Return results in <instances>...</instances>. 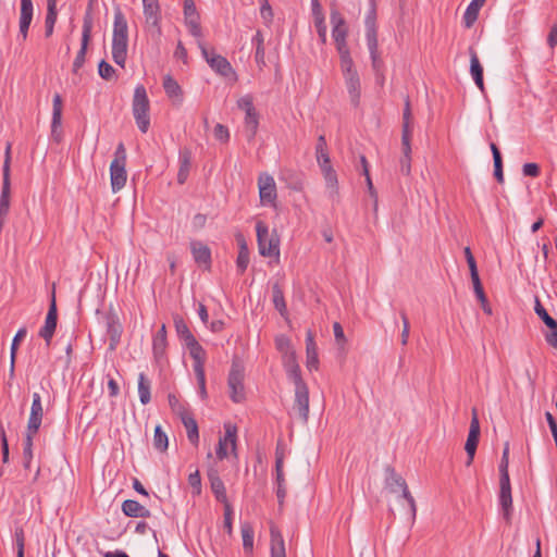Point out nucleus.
<instances>
[{"mask_svg":"<svg viewBox=\"0 0 557 557\" xmlns=\"http://www.w3.org/2000/svg\"><path fill=\"white\" fill-rule=\"evenodd\" d=\"M128 49L127 20L120 7L114 8L112 59L121 67L125 66Z\"/></svg>","mask_w":557,"mask_h":557,"instance_id":"1","label":"nucleus"},{"mask_svg":"<svg viewBox=\"0 0 557 557\" xmlns=\"http://www.w3.org/2000/svg\"><path fill=\"white\" fill-rule=\"evenodd\" d=\"M150 102L144 85H137L134 90L132 110L136 124L141 133H147L150 126Z\"/></svg>","mask_w":557,"mask_h":557,"instance_id":"2","label":"nucleus"},{"mask_svg":"<svg viewBox=\"0 0 557 557\" xmlns=\"http://www.w3.org/2000/svg\"><path fill=\"white\" fill-rule=\"evenodd\" d=\"M384 486L389 493H397L401 491V497L405 498L410 507L412 520L416 519L417 506L413 496L411 495L405 479L398 474L394 467L387 465L385 467Z\"/></svg>","mask_w":557,"mask_h":557,"instance_id":"3","label":"nucleus"},{"mask_svg":"<svg viewBox=\"0 0 557 557\" xmlns=\"http://www.w3.org/2000/svg\"><path fill=\"white\" fill-rule=\"evenodd\" d=\"M11 143H7L2 166V187L0 194V226L5 222L10 210L11 197Z\"/></svg>","mask_w":557,"mask_h":557,"instance_id":"4","label":"nucleus"},{"mask_svg":"<svg viewBox=\"0 0 557 557\" xmlns=\"http://www.w3.org/2000/svg\"><path fill=\"white\" fill-rule=\"evenodd\" d=\"M126 149L123 143H120L114 152V159L110 164V180L113 193L121 190L127 180L126 173Z\"/></svg>","mask_w":557,"mask_h":557,"instance_id":"5","label":"nucleus"},{"mask_svg":"<svg viewBox=\"0 0 557 557\" xmlns=\"http://www.w3.org/2000/svg\"><path fill=\"white\" fill-rule=\"evenodd\" d=\"M244 379L245 367L238 358H234L228 372L227 385L230 389V398L236 404L244 401L246 398Z\"/></svg>","mask_w":557,"mask_h":557,"instance_id":"6","label":"nucleus"},{"mask_svg":"<svg viewBox=\"0 0 557 557\" xmlns=\"http://www.w3.org/2000/svg\"><path fill=\"white\" fill-rule=\"evenodd\" d=\"M92 3L94 0H90L83 17L81 48L73 62V73H77L83 67L86 61V53L91 38V30L94 26Z\"/></svg>","mask_w":557,"mask_h":557,"instance_id":"7","label":"nucleus"},{"mask_svg":"<svg viewBox=\"0 0 557 557\" xmlns=\"http://www.w3.org/2000/svg\"><path fill=\"white\" fill-rule=\"evenodd\" d=\"M143 14L145 18V32L154 40L159 41L162 37V13L161 7L158 5H143Z\"/></svg>","mask_w":557,"mask_h":557,"instance_id":"8","label":"nucleus"},{"mask_svg":"<svg viewBox=\"0 0 557 557\" xmlns=\"http://www.w3.org/2000/svg\"><path fill=\"white\" fill-rule=\"evenodd\" d=\"M295 398L293 411L297 413L298 419L302 423H307L309 419V388L305 381L294 383Z\"/></svg>","mask_w":557,"mask_h":557,"instance_id":"9","label":"nucleus"},{"mask_svg":"<svg viewBox=\"0 0 557 557\" xmlns=\"http://www.w3.org/2000/svg\"><path fill=\"white\" fill-rule=\"evenodd\" d=\"M198 47L201 50V54L210 65V67L223 77H228L234 73L233 67L228 60L220 54L210 52L201 40H198Z\"/></svg>","mask_w":557,"mask_h":557,"instance_id":"10","label":"nucleus"},{"mask_svg":"<svg viewBox=\"0 0 557 557\" xmlns=\"http://www.w3.org/2000/svg\"><path fill=\"white\" fill-rule=\"evenodd\" d=\"M58 324V308H57V301H55V290L52 289L49 309L46 315L45 324L39 330L38 335L44 338L47 346H50L52 337L55 333Z\"/></svg>","mask_w":557,"mask_h":557,"instance_id":"11","label":"nucleus"},{"mask_svg":"<svg viewBox=\"0 0 557 557\" xmlns=\"http://www.w3.org/2000/svg\"><path fill=\"white\" fill-rule=\"evenodd\" d=\"M330 22L332 24V38L335 42L336 50L347 48L346 38L348 35V26L345 17L337 10H332Z\"/></svg>","mask_w":557,"mask_h":557,"instance_id":"12","label":"nucleus"},{"mask_svg":"<svg viewBox=\"0 0 557 557\" xmlns=\"http://www.w3.org/2000/svg\"><path fill=\"white\" fill-rule=\"evenodd\" d=\"M183 14L184 23L188 28L189 34L193 37L200 39L202 37L200 14L196 8L194 0H184Z\"/></svg>","mask_w":557,"mask_h":557,"instance_id":"13","label":"nucleus"},{"mask_svg":"<svg viewBox=\"0 0 557 557\" xmlns=\"http://www.w3.org/2000/svg\"><path fill=\"white\" fill-rule=\"evenodd\" d=\"M480 441V422L478 418L476 410H472V418L470 422V429L467 437V442L465 445V450L468 456V460L466 462L467 466H470L474 459V455Z\"/></svg>","mask_w":557,"mask_h":557,"instance_id":"14","label":"nucleus"},{"mask_svg":"<svg viewBox=\"0 0 557 557\" xmlns=\"http://www.w3.org/2000/svg\"><path fill=\"white\" fill-rule=\"evenodd\" d=\"M260 202L263 206L275 205L277 197L274 178L268 173H261L258 177Z\"/></svg>","mask_w":557,"mask_h":557,"instance_id":"15","label":"nucleus"},{"mask_svg":"<svg viewBox=\"0 0 557 557\" xmlns=\"http://www.w3.org/2000/svg\"><path fill=\"white\" fill-rule=\"evenodd\" d=\"M42 417L44 408L41 403V396L38 393H34L26 432L30 434H37L42 422Z\"/></svg>","mask_w":557,"mask_h":557,"instance_id":"16","label":"nucleus"},{"mask_svg":"<svg viewBox=\"0 0 557 557\" xmlns=\"http://www.w3.org/2000/svg\"><path fill=\"white\" fill-rule=\"evenodd\" d=\"M107 335L109 337V347L114 350L121 341L123 326L120 322L117 314L114 311L108 312L106 317Z\"/></svg>","mask_w":557,"mask_h":557,"instance_id":"17","label":"nucleus"},{"mask_svg":"<svg viewBox=\"0 0 557 557\" xmlns=\"http://www.w3.org/2000/svg\"><path fill=\"white\" fill-rule=\"evenodd\" d=\"M63 100L60 94H54L52 100L51 136L55 141L61 140Z\"/></svg>","mask_w":557,"mask_h":557,"instance_id":"18","label":"nucleus"},{"mask_svg":"<svg viewBox=\"0 0 557 557\" xmlns=\"http://www.w3.org/2000/svg\"><path fill=\"white\" fill-rule=\"evenodd\" d=\"M208 479L210 482V488H211L215 499L219 503H222L223 505L230 504L227 496H226V488H225L224 482L220 478L218 470L210 469L208 471Z\"/></svg>","mask_w":557,"mask_h":557,"instance_id":"19","label":"nucleus"},{"mask_svg":"<svg viewBox=\"0 0 557 557\" xmlns=\"http://www.w3.org/2000/svg\"><path fill=\"white\" fill-rule=\"evenodd\" d=\"M280 180L284 182L289 189L295 191H301L305 187V174L296 170H282Z\"/></svg>","mask_w":557,"mask_h":557,"instance_id":"20","label":"nucleus"},{"mask_svg":"<svg viewBox=\"0 0 557 557\" xmlns=\"http://www.w3.org/2000/svg\"><path fill=\"white\" fill-rule=\"evenodd\" d=\"M306 366L309 371L318 370L319 368V357H318V347L314 342V334L311 330H308L306 333Z\"/></svg>","mask_w":557,"mask_h":557,"instance_id":"21","label":"nucleus"},{"mask_svg":"<svg viewBox=\"0 0 557 557\" xmlns=\"http://www.w3.org/2000/svg\"><path fill=\"white\" fill-rule=\"evenodd\" d=\"M270 557H286L285 541L275 525L270 527Z\"/></svg>","mask_w":557,"mask_h":557,"instance_id":"22","label":"nucleus"},{"mask_svg":"<svg viewBox=\"0 0 557 557\" xmlns=\"http://www.w3.org/2000/svg\"><path fill=\"white\" fill-rule=\"evenodd\" d=\"M191 159H193V153H191L190 149L185 147L180 150V153H178L180 168H178V172H177V183L180 185L185 184V182L188 178L189 171L191 168Z\"/></svg>","mask_w":557,"mask_h":557,"instance_id":"23","label":"nucleus"},{"mask_svg":"<svg viewBox=\"0 0 557 557\" xmlns=\"http://www.w3.org/2000/svg\"><path fill=\"white\" fill-rule=\"evenodd\" d=\"M366 26V40L374 41L377 40L376 29V3L375 0H370V8L364 18Z\"/></svg>","mask_w":557,"mask_h":557,"instance_id":"24","label":"nucleus"},{"mask_svg":"<svg viewBox=\"0 0 557 557\" xmlns=\"http://www.w3.org/2000/svg\"><path fill=\"white\" fill-rule=\"evenodd\" d=\"M537 317L548 329V332L544 334L546 343L557 350V320L550 317L546 309Z\"/></svg>","mask_w":557,"mask_h":557,"instance_id":"25","label":"nucleus"},{"mask_svg":"<svg viewBox=\"0 0 557 557\" xmlns=\"http://www.w3.org/2000/svg\"><path fill=\"white\" fill-rule=\"evenodd\" d=\"M122 512L129 518H149L151 512L140 503L134 499H126L122 503Z\"/></svg>","mask_w":557,"mask_h":557,"instance_id":"26","label":"nucleus"},{"mask_svg":"<svg viewBox=\"0 0 557 557\" xmlns=\"http://www.w3.org/2000/svg\"><path fill=\"white\" fill-rule=\"evenodd\" d=\"M469 54H470V74H471L476 87L483 92L485 90L484 79H483V66L481 65L478 54L472 47L469 48Z\"/></svg>","mask_w":557,"mask_h":557,"instance_id":"27","label":"nucleus"},{"mask_svg":"<svg viewBox=\"0 0 557 557\" xmlns=\"http://www.w3.org/2000/svg\"><path fill=\"white\" fill-rule=\"evenodd\" d=\"M346 88L350 102L354 107H358L360 102V77L358 72L344 75Z\"/></svg>","mask_w":557,"mask_h":557,"instance_id":"28","label":"nucleus"},{"mask_svg":"<svg viewBox=\"0 0 557 557\" xmlns=\"http://www.w3.org/2000/svg\"><path fill=\"white\" fill-rule=\"evenodd\" d=\"M166 346V327L162 324L152 341V351L157 361H160L165 356Z\"/></svg>","mask_w":557,"mask_h":557,"instance_id":"29","label":"nucleus"},{"mask_svg":"<svg viewBox=\"0 0 557 557\" xmlns=\"http://www.w3.org/2000/svg\"><path fill=\"white\" fill-rule=\"evenodd\" d=\"M191 255L195 262L203 270L211 269V250L209 246H191Z\"/></svg>","mask_w":557,"mask_h":557,"instance_id":"30","label":"nucleus"},{"mask_svg":"<svg viewBox=\"0 0 557 557\" xmlns=\"http://www.w3.org/2000/svg\"><path fill=\"white\" fill-rule=\"evenodd\" d=\"M412 137V114L410 99L407 96L403 111L401 140L411 139Z\"/></svg>","mask_w":557,"mask_h":557,"instance_id":"31","label":"nucleus"},{"mask_svg":"<svg viewBox=\"0 0 557 557\" xmlns=\"http://www.w3.org/2000/svg\"><path fill=\"white\" fill-rule=\"evenodd\" d=\"M57 2L58 0H47V15L45 20V36L47 38L50 37L54 30L58 17Z\"/></svg>","mask_w":557,"mask_h":557,"instance_id":"32","label":"nucleus"},{"mask_svg":"<svg viewBox=\"0 0 557 557\" xmlns=\"http://www.w3.org/2000/svg\"><path fill=\"white\" fill-rule=\"evenodd\" d=\"M486 0H472L463 13L465 27L470 28L478 20L479 11Z\"/></svg>","mask_w":557,"mask_h":557,"instance_id":"33","label":"nucleus"},{"mask_svg":"<svg viewBox=\"0 0 557 557\" xmlns=\"http://www.w3.org/2000/svg\"><path fill=\"white\" fill-rule=\"evenodd\" d=\"M373 73L385 72V63L379 52V41H367Z\"/></svg>","mask_w":557,"mask_h":557,"instance_id":"34","label":"nucleus"},{"mask_svg":"<svg viewBox=\"0 0 557 557\" xmlns=\"http://www.w3.org/2000/svg\"><path fill=\"white\" fill-rule=\"evenodd\" d=\"M163 89L169 98L176 100L178 102H182V100H183L182 87L171 75H166L163 78Z\"/></svg>","mask_w":557,"mask_h":557,"instance_id":"35","label":"nucleus"},{"mask_svg":"<svg viewBox=\"0 0 557 557\" xmlns=\"http://www.w3.org/2000/svg\"><path fill=\"white\" fill-rule=\"evenodd\" d=\"M225 434L224 437H220L219 442L224 445H231L232 454L237 457V426L231 422L224 423Z\"/></svg>","mask_w":557,"mask_h":557,"instance_id":"36","label":"nucleus"},{"mask_svg":"<svg viewBox=\"0 0 557 557\" xmlns=\"http://www.w3.org/2000/svg\"><path fill=\"white\" fill-rule=\"evenodd\" d=\"M284 366H285V370H286V374H287V377L293 382V383H299V382H302V376H301V372H300V368H299V364L297 363V360H296V356L294 352H292L285 360L284 362Z\"/></svg>","mask_w":557,"mask_h":557,"instance_id":"37","label":"nucleus"},{"mask_svg":"<svg viewBox=\"0 0 557 557\" xmlns=\"http://www.w3.org/2000/svg\"><path fill=\"white\" fill-rule=\"evenodd\" d=\"M257 244H278L280 239L275 232L269 236V226L263 221L256 223Z\"/></svg>","mask_w":557,"mask_h":557,"instance_id":"38","label":"nucleus"},{"mask_svg":"<svg viewBox=\"0 0 557 557\" xmlns=\"http://www.w3.org/2000/svg\"><path fill=\"white\" fill-rule=\"evenodd\" d=\"M182 423L184 424L186 431H187V438L188 441L197 446L199 443V431H198V424L191 413L185 414V417H182L181 419Z\"/></svg>","mask_w":557,"mask_h":557,"instance_id":"39","label":"nucleus"},{"mask_svg":"<svg viewBox=\"0 0 557 557\" xmlns=\"http://www.w3.org/2000/svg\"><path fill=\"white\" fill-rule=\"evenodd\" d=\"M138 395L143 405H147L151 400V381L148 376L140 372L138 374Z\"/></svg>","mask_w":557,"mask_h":557,"instance_id":"40","label":"nucleus"},{"mask_svg":"<svg viewBox=\"0 0 557 557\" xmlns=\"http://www.w3.org/2000/svg\"><path fill=\"white\" fill-rule=\"evenodd\" d=\"M240 533L243 537V548L244 552L248 555L253 552V537L255 531L250 522H242L240 524Z\"/></svg>","mask_w":557,"mask_h":557,"instance_id":"41","label":"nucleus"},{"mask_svg":"<svg viewBox=\"0 0 557 557\" xmlns=\"http://www.w3.org/2000/svg\"><path fill=\"white\" fill-rule=\"evenodd\" d=\"M272 302L281 315H285L287 313L283 288L278 281L272 285Z\"/></svg>","mask_w":557,"mask_h":557,"instance_id":"42","label":"nucleus"},{"mask_svg":"<svg viewBox=\"0 0 557 557\" xmlns=\"http://www.w3.org/2000/svg\"><path fill=\"white\" fill-rule=\"evenodd\" d=\"M499 506L503 510L504 519L510 522L512 512V496L511 490H499L498 495Z\"/></svg>","mask_w":557,"mask_h":557,"instance_id":"43","label":"nucleus"},{"mask_svg":"<svg viewBox=\"0 0 557 557\" xmlns=\"http://www.w3.org/2000/svg\"><path fill=\"white\" fill-rule=\"evenodd\" d=\"M490 148L493 154L494 177L500 184L504 183L503 157L496 144L491 143Z\"/></svg>","mask_w":557,"mask_h":557,"instance_id":"44","label":"nucleus"},{"mask_svg":"<svg viewBox=\"0 0 557 557\" xmlns=\"http://www.w3.org/2000/svg\"><path fill=\"white\" fill-rule=\"evenodd\" d=\"M244 123L246 128L247 140L251 141L255 138L259 126V113L257 112V110L246 113Z\"/></svg>","mask_w":557,"mask_h":557,"instance_id":"45","label":"nucleus"},{"mask_svg":"<svg viewBox=\"0 0 557 557\" xmlns=\"http://www.w3.org/2000/svg\"><path fill=\"white\" fill-rule=\"evenodd\" d=\"M326 187L330 190V196L334 198L335 195H337V174L335 170L332 168V165H327L325 168L321 169Z\"/></svg>","mask_w":557,"mask_h":557,"instance_id":"46","label":"nucleus"},{"mask_svg":"<svg viewBox=\"0 0 557 557\" xmlns=\"http://www.w3.org/2000/svg\"><path fill=\"white\" fill-rule=\"evenodd\" d=\"M337 52L339 54L343 74L346 75L356 73L357 70L354 66V61L352 58L350 57L349 48L347 47L343 49H337Z\"/></svg>","mask_w":557,"mask_h":557,"instance_id":"47","label":"nucleus"},{"mask_svg":"<svg viewBox=\"0 0 557 557\" xmlns=\"http://www.w3.org/2000/svg\"><path fill=\"white\" fill-rule=\"evenodd\" d=\"M472 284H473L474 294H475L478 300L481 302V307H482L483 311L486 314H492V308L487 301L481 280L480 278L472 280Z\"/></svg>","mask_w":557,"mask_h":557,"instance_id":"48","label":"nucleus"},{"mask_svg":"<svg viewBox=\"0 0 557 557\" xmlns=\"http://www.w3.org/2000/svg\"><path fill=\"white\" fill-rule=\"evenodd\" d=\"M36 434L25 432V438L23 444V466L25 469H29L33 460V440Z\"/></svg>","mask_w":557,"mask_h":557,"instance_id":"49","label":"nucleus"},{"mask_svg":"<svg viewBox=\"0 0 557 557\" xmlns=\"http://www.w3.org/2000/svg\"><path fill=\"white\" fill-rule=\"evenodd\" d=\"M153 447L160 453H163L169 447V438L161 425L154 428Z\"/></svg>","mask_w":557,"mask_h":557,"instance_id":"50","label":"nucleus"},{"mask_svg":"<svg viewBox=\"0 0 557 557\" xmlns=\"http://www.w3.org/2000/svg\"><path fill=\"white\" fill-rule=\"evenodd\" d=\"M249 249L248 246H239L238 256L236 259V268L239 274H243L249 264Z\"/></svg>","mask_w":557,"mask_h":557,"instance_id":"51","label":"nucleus"},{"mask_svg":"<svg viewBox=\"0 0 557 557\" xmlns=\"http://www.w3.org/2000/svg\"><path fill=\"white\" fill-rule=\"evenodd\" d=\"M169 406L172 411L177 414L181 419L185 417V414H189L190 412L186 408V406L180 401V399L174 394L168 395Z\"/></svg>","mask_w":557,"mask_h":557,"instance_id":"52","label":"nucleus"},{"mask_svg":"<svg viewBox=\"0 0 557 557\" xmlns=\"http://www.w3.org/2000/svg\"><path fill=\"white\" fill-rule=\"evenodd\" d=\"M33 12L34 8L32 0H21L20 22L32 23Z\"/></svg>","mask_w":557,"mask_h":557,"instance_id":"53","label":"nucleus"},{"mask_svg":"<svg viewBox=\"0 0 557 557\" xmlns=\"http://www.w3.org/2000/svg\"><path fill=\"white\" fill-rule=\"evenodd\" d=\"M465 257L469 267L471 281L480 278L475 258L470 249V246L465 247Z\"/></svg>","mask_w":557,"mask_h":557,"instance_id":"54","label":"nucleus"},{"mask_svg":"<svg viewBox=\"0 0 557 557\" xmlns=\"http://www.w3.org/2000/svg\"><path fill=\"white\" fill-rule=\"evenodd\" d=\"M189 355L194 360V364H205L206 362V350L202 348V346L198 343L197 345H191V347L188 348Z\"/></svg>","mask_w":557,"mask_h":557,"instance_id":"55","label":"nucleus"},{"mask_svg":"<svg viewBox=\"0 0 557 557\" xmlns=\"http://www.w3.org/2000/svg\"><path fill=\"white\" fill-rule=\"evenodd\" d=\"M98 73L102 79L110 81L114 74V67L106 60H101L98 64Z\"/></svg>","mask_w":557,"mask_h":557,"instance_id":"56","label":"nucleus"},{"mask_svg":"<svg viewBox=\"0 0 557 557\" xmlns=\"http://www.w3.org/2000/svg\"><path fill=\"white\" fill-rule=\"evenodd\" d=\"M259 253L263 257H269L278 263L280 260V246H259Z\"/></svg>","mask_w":557,"mask_h":557,"instance_id":"57","label":"nucleus"},{"mask_svg":"<svg viewBox=\"0 0 557 557\" xmlns=\"http://www.w3.org/2000/svg\"><path fill=\"white\" fill-rule=\"evenodd\" d=\"M26 334H27L26 329L22 327L16 332L15 336L13 337V341L11 344V351H10V357H13V360L16 359L18 345L25 338Z\"/></svg>","mask_w":557,"mask_h":557,"instance_id":"58","label":"nucleus"},{"mask_svg":"<svg viewBox=\"0 0 557 557\" xmlns=\"http://www.w3.org/2000/svg\"><path fill=\"white\" fill-rule=\"evenodd\" d=\"M174 326L180 339L185 338L186 335L191 333L184 319L180 315L174 317Z\"/></svg>","mask_w":557,"mask_h":557,"instance_id":"59","label":"nucleus"},{"mask_svg":"<svg viewBox=\"0 0 557 557\" xmlns=\"http://www.w3.org/2000/svg\"><path fill=\"white\" fill-rule=\"evenodd\" d=\"M238 109L245 111V114L248 112L256 111L253 106V98L251 95H245L237 100Z\"/></svg>","mask_w":557,"mask_h":557,"instance_id":"60","label":"nucleus"},{"mask_svg":"<svg viewBox=\"0 0 557 557\" xmlns=\"http://www.w3.org/2000/svg\"><path fill=\"white\" fill-rule=\"evenodd\" d=\"M400 318L403 321V331H401V335H400V342H401L403 346H406L408 344V339H409L410 324H409L407 313L404 310L400 311Z\"/></svg>","mask_w":557,"mask_h":557,"instance_id":"61","label":"nucleus"},{"mask_svg":"<svg viewBox=\"0 0 557 557\" xmlns=\"http://www.w3.org/2000/svg\"><path fill=\"white\" fill-rule=\"evenodd\" d=\"M314 26L322 45L326 44L327 27L325 24V17H318L314 20Z\"/></svg>","mask_w":557,"mask_h":557,"instance_id":"62","label":"nucleus"},{"mask_svg":"<svg viewBox=\"0 0 557 557\" xmlns=\"http://www.w3.org/2000/svg\"><path fill=\"white\" fill-rule=\"evenodd\" d=\"M14 542L16 546V557H24L25 539L22 529L15 530Z\"/></svg>","mask_w":557,"mask_h":557,"instance_id":"63","label":"nucleus"},{"mask_svg":"<svg viewBox=\"0 0 557 557\" xmlns=\"http://www.w3.org/2000/svg\"><path fill=\"white\" fill-rule=\"evenodd\" d=\"M213 134H214L215 139H218L222 143H227L230 140V131L223 124L218 123L214 126Z\"/></svg>","mask_w":557,"mask_h":557,"instance_id":"64","label":"nucleus"}]
</instances>
